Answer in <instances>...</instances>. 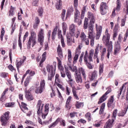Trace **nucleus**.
<instances>
[{
	"label": "nucleus",
	"instance_id": "1",
	"mask_svg": "<svg viewBox=\"0 0 128 128\" xmlns=\"http://www.w3.org/2000/svg\"><path fill=\"white\" fill-rule=\"evenodd\" d=\"M42 102L41 100H39L38 102L36 105L37 108V114L38 116H40L42 114V118L43 120H46V116L48 114V110L50 108L48 107V104H46L44 106V112H42V110H44V104H42Z\"/></svg>",
	"mask_w": 128,
	"mask_h": 128
},
{
	"label": "nucleus",
	"instance_id": "2",
	"mask_svg": "<svg viewBox=\"0 0 128 128\" xmlns=\"http://www.w3.org/2000/svg\"><path fill=\"white\" fill-rule=\"evenodd\" d=\"M93 57L94 50H91L90 51L89 55L88 53V50L86 51L84 55V60L89 70H92V64H90V62H93Z\"/></svg>",
	"mask_w": 128,
	"mask_h": 128
},
{
	"label": "nucleus",
	"instance_id": "3",
	"mask_svg": "<svg viewBox=\"0 0 128 128\" xmlns=\"http://www.w3.org/2000/svg\"><path fill=\"white\" fill-rule=\"evenodd\" d=\"M106 45L108 46L107 50V58H110V52H112V42H110V35H106Z\"/></svg>",
	"mask_w": 128,
	"mask_h": 128
},
{
	"label": "nucleus",
	"instance_id": "4",
	"mask_svg": "<svg viewBox=\"0 0 128 128\" xmlns=\"http://www.w3.org/2000/svg\"><path fill=\"white\" fill-rule=\"evenodd\" d=\"M88 18H90V26L88 27V32H94V25L92 24L96 22V18L94 14L90 12H88Z\"/></svg>",
	"mask_w": 128,
	"mask_h": 128
},
{
	"label": "nucleus",
	"instance_id": "5",
	"mask_svg": "<svg viewBox=\"0 0 128 128\" xmlns=\"http://www.w3.org/2000/svg\"><path fill=\"white\" fill-rule=\"evenodd\" d=\"M10 112H7L4 113V115H2L0 116V120L2 122V125L4 126H6L8 120H10V116H8Z\"/></svg>",
	"mask_w": 128,
	"mask_h": 128
},
{
	"label": "nucleus",
	"instance_id": "6",
	"mask_svg": "<svg viewBox=\"0 0 128 128\" xmlns=\"http://www.w3.org/2000/svg\"><path fill=\"white\" fill-rule=\"evenodd\" d=\"M46 86V81L44 80H41L40 82V86L36 88L35 92L36 94H42L44 90V87Z\"/></svg>",
	"mask_w": 128,
	"mask_h": 128
},
{
	"label": "nucleus",
	"instance_id": "7",
	"mask_svg": "<svg viewBox=\"0 0 128 128\" xmlns=\"http://www.w3.org/2000/svg\"><path fill=\"white\" fill-rule=\"evenodd\" d=\"M44 29H40V31L38 32V42H40V46H42L44 44Z\"/></svg>",
	"mask_w": 128,
	"mask_h": 128
},
{
	"label": "nucleus",
	"instance_id": "8",
	"mask_svg": "<svg viewBox=\"0 0 128 128\" xmlns=\"http://www.w3.org/2000/svg\"><path fill=\"white\" fill-rule=\"evenodd\" d=\"M60 122V126H66V121L64 120H63L62 118H58L56 119V120L53 122L52 124H51L48 128H54V126H56L57 124H58V122Z\"/></svg>",
	"mask_w": 128,
	"mask_h": 128
},
{
	"label": "nucleus",
	"instance_id": "9",
	"mask_svg": "<svg viewBox=\"0 0 128 128\" xmlns=\"http://www.w3.org/2000/svg\"><path fill=\"white\" fill-rule=\"evenodd\" d=\"M108 7V5H106V3L104 2H102L100 4V12L101 13V14H102L103 16L106 14V10Z\"/></svg>",
	"mask_w": 128,
	"mask_h": 128
},
{
	"label": "nucleus",
	"instance_id": "10",
	"mask_svg": "<svg viewBox=\"0 0 128 128\" xmlns=\"http://www.w3.org/2000/svg\"><path fill=\"white\" fill-rule=\"evenodd\" d=\"M65 72L66 74L67 78H68L69 80V82H69V84L70 86H72V88L75 82L74 81V80H72V74H70V72L68 70V68H66Z\"/></svg>",
	"mask_w": 128,
	"mask_h": 128
},
{
	"label": "nucleus",
	"instance_id": "11",
	"mask_svg": "<svg viewBox=\"0 0 128 128\" xmlns=\"http://www.w3.org/2000/svg\"><path fill=\"white\" fill-rule=\"evenodd\" d=\"M74 76L76 82L78 84H82V75L78 73V70H75Z\"/></svg>",
	"mask_w": 128,
	"mask_h": 128
},
{
	"label": "nucleus",
	"instance_id": "12",
	"mask_svg": "<svg viewBox=\"0 0 128 128\" xmlns=\"http://www.w3.org/2000/svg\"><path fill=\"white\" fill-rule=\"evenodd\" d=\"M112 92V89L110 88L108 91L100 98L99 101L98 102V104H100L102 102H104L106 100V96L108 94Z\"/></svg>",
	"mask_w": 128,
	"mask_h": 128
},
{
	"label": "nucleus",
	"instance_id": "13",
	"mask_svg": "<svg viewBox=\"0 0 128 128\" xmlns=\"http://www.w3.org/2000/svg\"><path fill=\"white\" fill-rule=\"evenodd\" d=\"M32 44V47L34 48L36 44V38H30L27 44V47L30 48Z\"/></svg>",
	"mask_w": 128,
	"mask_h": 128
},
{
	"label": "nucleus",
	"instance_id": "14",
	"mask_svg": "<svg viewBox=\"0 0 128 128\" xmlns=\"http://www.w3.org/2000/svg\"><path fill=\"white\" fill-rule=\"evenodd\" d=\"M24 92H25V94H26L25 96L26 100H29L30 102L31 100H34V98L32 94L30 93V90H25Z\"/></svg>",
	"mask_w": 128,
	"mask_h": 128
},
{
	"label": "nucleus",
	"instance_id": "15",
	"mask_svg": "<svg viewBox=\"0 0 128 128\" xmlns=\"http://www.w3.org/2000/svg\"><path fill=\"white\" fill-rule=\"evenodd\" d=\"M78 14H80V11L76 9V12L74 13V22H77L78 26H80L82 24V20H78Z\"/></svg>",
	"mask_w": 128,
	"mask_h": 128
},
{
	"label": "nucleus",
	"instance_id": "16",
	"mask_svg": "<svg viewBox=\"0 0 128 128\" xmlns=\"http://www.w3.org/2000/svg\"><path fill=\"white\" fill-rule=\"evenodd\" d=\"M114 119H109L106 123L104 128H112L114 126Z\"/></svg>",
	"mask_w": 128,
	"mask_h": 128
},
{
	"label": "nucleus",
	"instance_id": "17",
	"mask_svg": "<svg viewBox=\"0 0 128 128\" xmlns=\"http://www.w3.org/2000/svg\"><path fill=\"white\" fill-rule=\"evenodd\" d=\"M66 36L68 45L69 46H70L72 42L74 43V38H73L72 40V36L70 34H67L66 35Z\"/></svg>",
	"mask_w": 128,
	"mask_h": 128
},
{
	"label": "nucleus",
	"instance_id": "18",
	"mask_svg": "<svg viewBox=\"0 0 128 128\" xmlns=\"http://www.w3.org/2000/svg\"><path fill=\"white\" fill-rule=\"evenodd\" d=\"M122 50V47L120 46V44H116L114 48V54L116 56Z\"/></svg>",
	"mask_w": 128,
	"mask_h": 128
},
{
	"label": "nucleus",
	"instance_id": "19",
	"mask_svg": "<svg viewBox=\"0 0 128 128\" xmlns=\"http://www.w3.org/2000/svg\"><path fill=\"white\" fill-rule=\"evenodd\" d=\"M70 34V36H74V32H76V25L71 24L69 28Z\"/></svg>",
	"mask_w": 128,
	"mask_h": 128
},
{
	"label": "nucleus",
	"instance_id": "20",
	"mask_svg": "<svg viewBox=\"0 0 128 128\" xmlns=\"http://www.w3.org/2000/svg\"><path fill=\"white\" fill-rule=\"evenodd\" d=\"M127 84H128V82H125L124 84H122V87L120 89L119 92H118V96H117L118 98H120V96H122V92H125L126 89L124 88V86H126Z\"/></svg>",
	"mask_w": 128,
	"mask_h": 128
},
{
	"label": "nucleus",
	"instance_id": "21",
	"mask_svg": "<svg viewBox=\"0 0 128 128\" xmlns=\"http://www.w3.org/2000/svg\"><path fill=\"white\" fill-rule=\"evenodd\" d=\"M46 70L49 74H52L53 72L56 73V66H52L48 65L46 67Z\"/></svg>",
	"mask_w": 128,
	"mask_h": 128
},
{
	"label": "nucleus",
	"instance_id": "22",
	"mask_svg": "<svg viewBox=\"0 0 128 128\" xmlns=\"http://www.w3.org/2000/svg\"><path fill=\"white\" fill-rule=\"evenodd\" d=\"M98 76V72L96 70L92 72L91 74H90V80L92 82V80H94L95 78H96Z\"/></svg>",
	"mask_w": 128,
	"mask_h": 128
},
{
	"label": "nucleus",
	"instance_id": "23",
	"mask_svg": "<svg viewBox=\"0 0 128 128\" xmlns=\"http://www.w3.org/2000/svg\"><path fill=\"white\" fill-rule=\"evenodd\" d=\"M78 74H82L83 78H84V80H86V70H84V68H80L79 72H78Z\"/></svg>",
	"mask_w": 128,
	"mask_h": 128
},
{
	"label": "nucleus",
	"instance_id": "24",
	"mask_svg": "<svg viewBox=\"0 0 128 128\" xmlns=\"http://www.w3.org/2000/svg\"><path fill=\"white\" fill-rule=\"evenodd\" d=\"M46 52H44L42 54V58L40 64V68H42V63L46 60Z\"/></svg>",
	"mask_w": 128,
	"mask_h": 128
},
{
	"label": "nucleus",
	"instance_id": "25",
	"mask_svg": "<svg viewBox=\"0 0 128 128\" xmlns=\"http://www.w3.org/2000/svg\"><path fill=\"white\" fill-rule=\"evenodd\" d=\"M57 32H58V26H56L55 28L53 30V32H52V36H51L52 40H56V36Z\"/></svg>",
	"mask_w": 128,
	"mask_h": 128
},
{
	"label": "nucleus",
	"instance_id": "26",
	"mask_svg": "<svg viewBox=\"0 0 128 128\" xmlns=\"http://www.w3.org/2000/svg\"><path fill=\"white\" fill-rule=\"evenodd\" d=\"M102 26H100L98 30H97L96 40H99L100 38V35L102 34Z\"/></svg>",
	"mask_w": 128,
	"mask_h": 128
},
{
	"label": "nucleus",
	"instance_id": "27",
	"mask_svg": "<svg viewBox=\"0 0 128 128\" xmlns=\"http://www.w3.org/2000/svg\"><path fill=\"white\" fill-rule=\"evenodd\" d=\"M56 10H60L62 8V1L58 0V2L56 4Z\"/></svg>",
	"mask_w": 128,
	"mask_h": 128
},
{
	"label": "nucleus",
	"instance_id": "28",
	"mask_svg": "<svg viewBox=\"0 0 128 128\" xmlns=\"http://www.w3.org/2000/svg\"><path fill=\"white\" fill-rule=\"evenodd\" d=\"M114 102V96H110V98L108 100V107L109 108H112V106Z\"/></svg>",
	"mask_w": 128,
	"mask_h": 128
},
{
	"label": "nucleus",
	"instance_id": "29",
	"mask_svg": "<svg viewBox=\"0 0 128 128\" xmlns=\"http://www.w3.org/2000/svg\"><path fill=\"white\" fill-rule=\"evenodd\" d=\"M128 104L125 106L124 110H122L121 112L118 114V116H124V114H126V112H128Z\"/></svg>",
	"mask_w": 128,
	"mask_h": 128
},
{
	"label": "nucleus",
	"instance_id": "30",
	"mask_svg": "<svg viewBox=\"0 0 128 128\" xmlns=\"http://www.w3.org/2000/svg\"><path fill=\"white\" fill-rule=\"evenodd\" d=\"M16 66L17 68V70H19L20 68L22 66V65L24 63L22 62V61H21L20 60H17L16 62Z\"/></svg>",
	"mask_w": 128,
	"mask_h": 128
},
{
	"label": "nucleus",
	"instance_id": "31",
	"mask_svg": "<svg viewBox=\"0 0 128 128\" xmlns=\"http://www.w3.org/2000/svg\"><path fill=\"white\" fill-rule=\"evenodd\" d=\"M82 46L80 45H78L77 47V48H76V52H75V54H78V55H80V50H82Z\"/></svg>",
	"mask_w": 128,
	"mask_h": 128
},
{
	"label": "nucleus",
	"instance_id": "32",
	"mask_svg": "<svg viewBox=\"0 0 128 128\" xmlns=\"http://www.w3.org/2000/svg\"><path fill=\"white\" fill-rule=\"evenodd\" d=\"M88 19L86 18H84V30L88 28Z\"/></svg>",
	"mask_w": 128,
	"mask_h": 128
},
{
	"label": "nucleus",
	"instance_id": "33",
	"mask_svg": "<svg viewBox=\"0 0 128 128\" xmlns=\"http://www.w3.org/2000/svg\"><path fill=\"white\" fill-rule=\"evenodd\" d=\"M68 62L72 64V51L68 50Z\"/></svg>",
	"mask_w": 128,
	"mask_h": 128
},
{
	"label": "nucleus",
	"instance_id": "34",
	"mask_svg": "<svg viewBox=\"0 0 128 128\" xmlns=\"http://www.w3.org/2000/svg\"><path fill=\"white\" fill-rule=\"evenodd\" d=\"M60 68H61V69L60 70V72L62 78H66V72L64 70V68L60 66Z\"/></svg>",
	"mask_w": 128,
	"mask_h": 128
},
{
	"label": "nucleus",
	"instance_id": "35",
	"mask_svg": "<svg viewBox=\"0 0 128 128\" xmlns=\"http://www.w3.org/2000/svg\"><path fill=\"white\" fill-rule=\"evenodd\" d=\"M68 28V26H66V24L65 23L62 24V32H63V34L66 35V29Z\"/></svg>",
	"mask_w": 128,
	"mask_h": 128
},
{
	"label": "nucleus",
	"instance_id": "36",
	"mask_svg": "<svg viewBox=\"0 0 128 128\" xmlns=\"http://www.w3.org/2000/svg\"><path fill=\"white\" fill-rule=\"evenodd\" d=\"M82 106H84L83 102H76V108H82Z\"/></svg>",
	"mask_w": 128,
	"mask_h": 128
},
{
	"label": "nucleus",
	"instance_id": "37",
	"mask_svg": "<svg viewBox=\"0 0 128 128\" xmlns=\"http://www.w3.org/2000/svg\"><path fill=\"white\" fill-rule=\"evenodd\" d=\"M54 74H56V73H54V72H53L52 73H50L48 74V80H52V78L54 76Z\"/></svg>",
	"mask_w": 128,
	"mask_h": 128
},
{
	"label": "nucleus",
	"instance_id": "38",
	"mask_svg": "<svg viewBox=\"0 0 128 128\" xmlns=\"http://www.w3.org/2000/svg\"><path fill=\"white\" fill-rule=\"evenodd\" d=\"M116 25L115 28H114V34H113V38L114 40L116 38V36H118V28H116Z\"/></svg>",
	"mask_w": 128,
	"mask_h": 128
},
{
	"label": "nucleus",
	"instance_id": "39",
	"mask_svg": "<svg viewBox=\"0 0 128 128\" xmlns=\"http://www.w3.org/2000/svg\"><path fill=\"white\" fill-rule=\"evenodd\" d=\"M98 47H96L95 49V52L94 56V60L98 58Z\"/></svg>",
	"mask_w": 128,
	"mask_h": 128
},
{
	"label": "nucleus",
	"instance_id": "40",
	"mask_svg": "<svg viewBox=\"0 0 128 128\" xmlns=\"http://www.w3.org/2000/svg\"><path fill=\"white\" fill-rule=\"evenodd\" d=\"M106 48H103L101 55V60H102L104 58V54H106Z\"/></svg>",
	"mask_w": 128,
	"mask_h": 128
},
{
	"label": "nucleus",
	"instance_id": "41",
	"mask_svg": "<svg viewBox=\"0 0 128 128\" xmlns=\"http://www.w3.org/2000/svg\"><path fill=\"white\" fill-rule=\"evenodd\" d=\"M116 5V10L120 12V0H117Z\"/></svg>",
	"mask_w": 128,
	"mask_h": 128
},
{
	"label": "nucleus",
	"instance_id": "42",
	"mask_svg": "<svg viewBox=\"0 0 128 128\" xmlns=\"http://www.w3.org/2000/svg\"><path fill=\"white\" fill-rule=\"evenodd\" d=\"M93 32H88V38L90 40H94L96 36L92 34Z\"/></svg>",
	"mask_w": 128,
	"mask_h": 128
},
{
	"label": "nucleus",
	"instance_id": "43",
	"mask_svg": "<svg viewBox=\"0 0 128 128\" xmlns=\"http://www.w3.org/2000/svg\"><path fill=\"white\" fill-rule=\"evenodd\" d=\"M14 102L6 103L5 104V106L7 108H14Z\"/></svg>",
	"mask_w": 128,
	"mask_h": 128
},
{
	"label": "nucleus",
	"instance_id": "44",
	"mask_svg": "<svg viewBox=\"0 0 128 128\" xmlns=\"http://www.w3.org/2000/svg\"><path fill=\"white\" fill-rule=\"evenodd\" d=\"M30 38H36V34L34 30L31 31V36Z\"/></svg>",
	"mask_w": 128,
	"mask_h": 128
},
{
	"label": "nucleus",
	"instance_id": "45",
	"mask_svg": "<svg viewBox=\"0 0 128 128\" xmlns=\"http://www.w3.org/2000/svg\"><path fill=\"white\" fill-rule=\"evenodd\" d=\"M58 38L60 40L64 39V36H62V30L60 29L58 30Z\"/></svg>",
	"mask_w": 128,
	"mask_h": 128
},
{
	"label": "nucleus",
	"instance_id": "46",
	"mask_svg": "<svg viewBox=\"0 0 128 128\" xmlns=\"http://www.w3.org/2000/svg\"><path fill=\"white\" fill-rule=\"evenodd\" d=\"M116 114H118V110L116 109L113 111L112 120H116Z\"/></svg>",
	"mask_w": 128,
	"mask_h": 128
},
{
	"label": "nucleus",
	"instance_id": "47",
	"mask_svg": "<svg viewBox=\"0 0 128 128\" xmlns=\"http://www.w3.org/2000/svg\"><path fill=\"white\" fill-rule=\"evenodd\" d=\"M122 36L121 34H119L118 36V39L116 44H120V42H122Z\"/></svg>",
	"mask_w": 128,
	"mask_h": 128
},
{
	"label": "nucleus",
	"instance_id": "48",
	"mask_svg": "<svg viewBox=\"0 0 128 128\" xmlns=\"http://www.w3.org/2000/svg\"><path fill=\"white\" fill-rule=\"evenodd\" d=\"M126 20V16H125L124 18L121 20V26H124Z\"/></svg>",
	"mask_w": 128,
	"mask_h": 128
},
{
	"label": "nucleus",
	"instance_id": "49",
	"mask_svg": "<svg viewBox=\"0 0 128 128\" xmlns=\"http://www.w3.org/2000/svg\"><path fill=\"white\" fill-rule=\"evenodd\" d=\"M72 92L74 98H76V100H79L80 98H78V96L76 94V91L73 88Z\"/></svg>",
	"mask_w": 128,
	"mask_h": 128
},
{
	"label": "nucleus",
	"instance_id": "50",
	"mask_svg": "<svg viewBox=\"0 0 128 128\" xmlns=\"http://www.w3.org/2000/svg\"><path fill=\"white\" fill-rule=\"evenodd\" d=\"M85 118H88V122H90L92 120V117L90 112H88L86 114Z\"/></svg>",
	"mask_w": 128,
	"mask_h": 128
},
{
	"label": "nucleus",
	"instance_id": "51",
	"mask_svg": "<svg viewBox=\"0 0 128 128\" xmlns=\"http://www.w3.org/2000/svg\"><path fill=\"white\" fill-rule=\"evenodd\" d=\"M80 38H81V40L84 42V40L86 39V34H84V32H82L80 34Z\"/></svg>",
	"mask_w": 128,
	"mask_h": 128
},
{
	"label": "nucleus",
	"instance_id": "52",
	"mask_svg": "<svg viewBox=\"0 0 128 128\" xmlns=\"http://www.w3.org/2000/svg\"><path fill=\"white\" fill-rule=\"evenodd\" d=\"M99 72L100 74H102V72H104V65L102 64H100V65Z\"/></svg>",
	"mask_w": 128,
	"mask_h": 128
},
{
	"label": "nucleus",
	"instance_id": "53",
	"mask_svg": "<svg viewBox=\"0 0 128 128\" xmlns=\"http://www.w3.org/2000/svg\"><path fill=\"white\" fill-rule=\"evenodd\" d=\"M66 10H62V13L61 14V16H62V20L63 21H64V16H66Z\"/></svg>",
	"mask_w": 128,
	"mask_h": 128
},
{
	"label": "nucleus",
	"instance_id": "54",
	"mask_svg": "<svg viewBox=\"0 0 128 128\" xmlns=\"http://www.w3.org/2000/svg\"><path fill=\"white\" fill-rule=\"evenodd\" d=\"M78 56H80V55L78 54H75V56L74 58V61H73L74 64H76V62H78Z\"/></svg>",
	"mask_w": 128,
	"mask_h": 128
},
{
	"label": "nucleus",
	"instance_id": "55",
	"mask_svg": "<svg viewBox=\"0 0 128 128\" xmlns=\"http://www.w3.org/2000/svg\"><path fill=\"white\" fill-rule=\"evenodd\" d=\"M38 12L40 16H42V14L44 12V10H42V8H39L38 10Z\"/></svg>",
	"mask_w": 128,
	"mask_h": 128
},
{
	"label": "nucleus",
	"instance_id": "56",
	"mask_svg": "<svg viewBox=\"0 0 128 128\" xmlns=\"http://www.w3.org/2000/svg\"><path fill=\"white\" fill-rule=\"evenodd\" d=\"M14 8L12 7V6H10V16H14Z\"/></svg>",
	"mask_w": 128,
	"mask_h": 128
},
{
	"label": "nucleus",
	"instance_id": "57",
	"mask_svg": "<svg viewBox=\"0 0 128 128\" xmlns=\"http://www.w3.org/2000/svg\"><path fill=\"white\" fill-rule=\"evenodd\" d=\"M128 29L126 30L125 35H124V39L123 42H126V40L128 38Z\"/></svg>",
	"mask_w": 128,
	"mask_h": 128
},
{
	"label": "nucleus",
	"instance_id": "58",
	"mask_svg": "<svg viewBox=\"0 0 128 128\" xmlns=\"http://www.w3.org/2000/svg\"><path fill=\"white\" fill-rule=\"evenodd\" d=\"M80 34V32L79 31H77L76 33L74 32V35L71 36H74L75 38H78Z\"/></svg>",
	"mask_w": 128,
	"mask_h": 128
},
{
	"label": "nucleus",
	"instance_id": "59",
	"mask_svg": "<svg viewBox=\"0 0 128 128\" xmlns=\"http://www.w3.org/2000/svg\"><path fill=\"white\" fill-rule=\"evenodd\" d=\"M32 6H38V0H34Z\"/></svg>",
	"mask_w": 128,
	"mask_h": 128
},
{
	"label": "nucleus",
	"instance_id": "60",
	"mask_svg": "<svg viewBox=\"0 0 128 128\" xmlns=\"http://www.w3.org/2000/svg\"><path fill=\"white\" fill-rule=\"evenodd\" d=\"M26 104H25L24 102H22V107L23 108H24V110H28V108L26 107Z\"/></svg>",
	"mask_w": 128,
	"mask_h": 128
},
{
	"label": "nucleus",
	"instance_id": "61",
	"mask_svg": "<svg viewBox=\"0 0 128 128\" xmlns=\"http://www.w3.org/2000/svg\"><path fill=\"white\" fill-rule=\"evenodd\" d=\"M78 0H74V6L75 8H78Z\"/></svg>",
	"mask_w": 128,
	"mask_h": 128
},
{
	"label": "nucleus",
	"instance_id": "62",
	"mask_svg": "<svg viewBox=\"0 0 128 128\" xmlns=\"http://www.w3.org/2000/svg\"><path fill=\"white\" fill-rule=\"evenodd\" d=\"M76 114H77L76 112H73L70 114V118H74V116H76Z\"/></svg>",
	"mask_w": 128,
	"mask_h": 128
},
{
	"label": "nucleus",
	"instance_id": "63",
	"mask_svg": "<svg viewBox=\"0 0 128 128\" xmlns=\"http://www.w3.org/2000/svg\"><path fill=\"white\" fill-rule=\"evenodd\" d=\"M0 76L2 78H6L8 76V73H6V72H2L0 74Z\"/></svg>",
	"mask_w": 128,
	"mask_h": 128
},
{
	"label": "nucleus",
	"instance_id": "64",
	"mask_svg": "<svg viewBox=\"0 0 128 128\" xmlns=\"http://www.w3.org/2000/svg\"><path fill=\"white\" fill-rule=\"evenodd\" d=\"M28 77L26 80L24 81V86H28Z\"/></svg>",
	"mask_w": 128,
	"mask_h": 128
}]
</instances>
